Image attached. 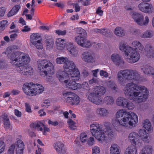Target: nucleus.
I'll return each mask as SVG.
<instances>
[{
	"mask_svg": "<svg viewBox=\"0 0 154 154\" xmlns=\"http://www.w3.org/2000/svg\"><path fill=\"white\" fill-rule=\"evenodd\" d=\"M46 46L49 48H52L54 44V42L52 38L50 36H47L45 40Z\"/></svg>",
	"mask_w": 154,
	"mask_h": 154,
	"instance_id": "2f4dec72",
	"label": "nucleus"
},
{
	"mask_svg": "<svg viewBox=\"0 0 154 154\" xmlns=\"http://www.w3.org/2000/svg\"><path fill=\"white\" fill-rule=\"evenodd\" d=\"M5 149V143L3 139L0 138V154L2 153Z\"/></svg>",
	"mask_w": 154,
	"mask_h": 154,
	"instance_id": "79ce46f5",
	"label": "nucleus"
},
{
	"mask_svg": "<svg viewBox=\"0 0 154 154\" xmlns=\"http://www.w3.org/2000/svg\"><path fill=\"white\" fill-rule=\"evenodd\" d=\"M81 87L86 90H88L89 89L88 83L86 82H83L82 84L81 85Z\"/></svg>",
	"mask_w": 154,
	"mask_h": 154,
	"instance_id": "09e8293b",
	"label": "nucleus"
},
{
	"mask_svg": "<svg viewBox=\"0 0 154 154\" xmlns=\"http://www.w3.org/2000/svg\"><path fill=\"white\" fill-rule=\"evenodd\" d=\"M145 128L149 133H151L153 131V128L152 126H143Z\"/></svg>",
	"mask_w": 154,
	"mask_h": 154,
	"instance_id": "603ef678",
	"label": "nucleus"
},
{
	"mask_svg": "<svg viewBox=\"0 0 154 154\" xmlns=\"http://www.w3.org/2000/svg\"><path fill=\"white\" fill-rule=\"evenodd\" d=\"M41 126H32L33 128H34L35 130L38 131H42L43 130V128L41 127Z\"/></svg>",
	"mask_w": 154,
	"mask_h": 154,
	"instance_id": "69168bd1",
	"label": "nucleus"
},
{
	"mask_svg": "<svg viewBox=\"0 0 154 154\" xmlns=\"http://www.w3.org/2000/svg\"><path fill=\"white\" fill-rule=\"evenodd\" d=\"M105 88L103 86H96L94 87V92L91 93L88 95V100L93 103L99 105L102 103L103 100L100 97L106 92Z\"/></svg>",
	"mask_w": 154,
	"mask_h": 154,
	"instance_id": "1a4fd4ad",
	"label": "nucleus"
},
{
	"mask_svg": "<svg viewBox=\"0 0 154 154\" xmlns=\"http://www.w3.org/2000/svg\"><path fill=\"white\" fill-rule=\"evenodd\" d=\"M28 58H29L28 62H26V58H24L21 60L18 63V65L16 66V69L19 72H20L24 75H32L33 74V69L28 64L30 62V58L28 55Z\"/></svg>",
	"mask_w": 154,
	"mask_h": 154,
	"instance_id": "9b49d317",
	"label": "nucleus"
},
{
	"mask_svg": "<svg viewBox=\"0 0 154 154\" xmlns=\"http://www.w3.org/2000/svg\"><path fill=\"white\" fill-rule=\"evenodd\" d=\"M64 146L63 143L59 141L55 143L54 144V147L57 152L64 147Z\"/></svg>",
	"mask_w": 154,
	"mask_h": 154,
	"instance_id": "72a5a7b5",
	"label": "nucleus"
},
{
	"mask_svg": "<svg viewBox=\"0 0 154 154\" xmlns=\"http://www.w3.org/2000/svg\"><path fill=\"white\" fill-rule=\"evenodd\" d=\"M124 90L127 98L138 103L145 101L149 95V91L146 87L133 83L127 84Z\"/></svg>",
	"mask_w": 154,
	"mask_h": 154,
	"instance_id": "f257e3e1",
	"label": "nucleus"
},
{
	"mask_svg": "<svg viewBox=\"0 0 154 154\" xmlns=\"http://www.w3.org/2000/svg\"><path fill=\"white\" fill-rule=\"evenodd\" d=\"M38 69L40 71V74L43 77L54 72L53 64L50 61L47 60H39L37 61Z\"/></svg>",
	"mask_w": 154,
	"mask_h": 154,
	"instance_id": "0eeeda50",
	"label": "nucleus"
},
{
	"mask_svg": "<svg viewBox=\"0 0 154 154\" xmlns=\"http://www.w3.org/2000/svg\"><path fill=\"white\" fill-rule=\"evenodd\" d=\"M26 111L28 112H31L32 110L31 108V106L28 103H25Z\"/></svg>",
	"mask_w": 154,
	"mask_h": 154,
	"instance_id": "5fc2aeb1",
	"label": "nucleus"
},
{
	"mask_svg": "<svg viewBox=\"0 0 154 154\" xmlns=\"http://www.w3.org/2000/svg\"><path fill=\"white\" fill-rule=\"evenodd\" d=\"M92 152L93 154H99L100 152L99 148L97 146H95L92 147Z\"/></svg>",
	"mask_w": 154,
	"mask_h": 154,
	"instance_id": "49530a36",
	"label": "nucleus"
},
{
	"mask_svg": "<svg viewBox=\"0 0 154 154\" xmlns=\"http://www.w3.org/2000/svg\"><path fill=\"white\" fill-rule=\"evenodd\" d=\"M114 33L116 35L119 36H122L124 35L125 34L124 30L119 27L116 28Z\"/></svg>",
	"mask_w": 154,
	"mask_h": 154,
	"instance_id": "473e14b6",
	"label": "nucleus"
},
{
	"mask_svg": "<svg viewBox=\"0 0 154 154\" xmlns=\"http://www.w3.org/2000/svg\"><path fill=\"white\" fill-rule=\"evenodd\" d=\"M80 32L78 36L75 38V41L77 43L82 47L90 48L91 44L90 41L86 38L87 33L85 30L81 28Z\"/></svg>",
	"mask_w": 154,
	"mask_h": 154,
	"instance_id": "f8f14e48",
	"label": "nucleus"
},
{
	"mask_svg": "<svg viewBox=\"0 0 154 154\" xmlns=\"http://www.w3.org/2000/svg\"><path fill=\"white\" fill-rule=\"evenodd\" d=\"M56 33L58 35H64L66 33V30H63V31L60 30H57L55 31Z\"/></svg>",
	"mask_w": 154,
	"mask_h": 154,
	"instance_id": "864d4df0",
	"label": "nucleus"
},
{
	"mask_svg": "<svg viewBox=\"0 0 154 154\" xmlns=\"http://www.w3.org/2000/svg\"><path fill=\"white\" fill-rule=\"evenodd\" d=\"M138 8L141 11L147 13H150L151 11L152 5L146 3L141 2L138 5Z\"/></svg>",
	"mask_w": 154,
	"mask_h": 154,
	"instance_id": "f3484780",
	"label": "nucleus"
},
{
	"mask_svg": "<svg viewBox=\"0 0 154 154\" xmlns=\"http://www.w3.org/2000/svg\"><path fill=\"white\" fill-rule=\"evenodd\" d=\"M73 6L75 7V11L76 12H79L80 10V7L77 3L74 4Z\"/></svg>",
	"mask_w": 154,
	"mask_h": 154,
	"instance_id": "bf43d9fd",
	"label": "nucleus"
},
{
	"mask_svg": "<svg viewBox=\"0 0 154 154\" xmlns=\"http://www.w3.org/2000/svg\"><path fill=\"white\" fill-rule=\"evenodd\" d=\"M109 149L110 154H120L121 152L120 147L116 143L112 144Z\"/></svg>",
	"mask_w": 154,
	"mask_h": 154,
	"instance_id": "4be33fe9",
	"label": "nucleus"
},
{
	"mask_svg": "<svg viewBox=\"0 0 154 154\" xmlns=\"http://www.w3.org/2000/svg\"><path fill=\"white\" fill-rule=\"evenodd\" d=\"M56 62L58 64L64 63L63 68L66 73L71 74L70 71L77 68L74 63L72 61L69 60L66 57H57L56 59Z\"/></svg>",
	"mask_w": 154,
	"mask_h": 154,
	"instance_id": "ddd939ff",
	"label": "nucleus"
},
{
	"mask_svg": "<svg viewBox=\"0 0 154 154\" xmlns=\"http://www.w3.org/2000/svg\"><path fill=\"white\" fill-rule=\"evenodd\" d=\"M117 76L119 82L121 84H123L126 80L137 81L140 78V75L137 71L129 69L120 70Z\"/></svg>",
	"mask_w": 154,
	"mask_h": 154,
	"instance_id": "423d86ee",
	"label": "nucleus"
},
{
	"mask_svg": "<svg viewBox=\"0 0 154 154\" xmlns=\"http://www.w3.org/2000/svg\"><path fill=\"white\" fill-rule=\"evenodd\" d=\"M143 124V125H151L150 122L148 119L144 121Z\"/></svg>",
	"mask_w": 154,
	"mask_h": 154,
	"instance_id": "774afa93",
	"label": "nucleus"
},
{
	"mask_svg": "<svg viewBox=\"0 0 154 154\" xmlns=\"http://www.w3.org/2000/svg\"><path fill=\"white\" fill-rule=\"evenodd\" d=\"M67 123L69 125H74L75 124V122L70 119H68Z\"/></svg>",
	"mask_w": 154,
	"mask_h": 154,
	"instance_id": "0e129e2a",
	"label": "nucleus"
},
{
	"mask_svg": "<svg viewBox=\"0 0 154 154\" xmlns=\"http://www.w3.org/2000/svg\"><path fill=\"white\" fill-rule=\"evenodd\" d=\"M151 36V34L149 32L146 31L144 32L141 36V37L143 38H150Z\"/></svg>",
	"mask_w": 154,
	"mask_h": 154,
	"instance_id": "de8ad7c7",
	"label": "nucleus"
},
{
	"mask_svg": "<svg viewBox=\"0 0 154 154\" xmlns=\"http://www.w3.org/2000/svg\"><path fill=\"white\" fill-rule=\"evenodd\" d=\"M15 148V146L14 144L11 145L8 148L7 154H14Z\"/></svg>",
	"mask_w": 154,
	"mask_h": 154,
	"instance_id": "ea45409f",
	"label": "nucleus"
},
{
	"mask_svg": "<svg viewBox=\"0 0 154 154\" xmlns=\"http://www.w3.org/2000/svg\"><path fill=\"white\" fill-rule=\"evenodd\" d=\"M15 115L18 117H20L21 116V112L17 109L14 110Z\"/></svg>",
	"mask_w": 154,
	"mask_h": 154,
	"instance_id": "680f3d73",
	"label": "nucleus"
},
{
	"mask_svg": "<svg viewBox=\"0 0 154 154\" xmlns=\"http://www.w3.org/2000/svg\"><path fill=\"white\" fill-rule=\"evenodd\" d=\"M66 44L65 40L61 38H57L56 41V47L58 50H62L65 47Z\"/></svg>",
	"mask_w": 154,
	"mask_h": 154,
	"instance_id": "5701e85b",
	"label": "nucleus"
},
{
	"mask_svg": "<svg viewBox=\"0 0 154 154\" xmlns=\"http://www.w3.org/2000/svg\"><path fill=\"white\" fill-rule=\"evenodd\" d=\"M48 123L49 125H58V123L57 121L54 122H52L50 120H48Z\"/></svg>",
	"mask_w": 154,
	"mask_h": 154,
	"instance_id": "e2e57ef3",
	"label": "nucleus"
},
{
	"mask_svg": "<svg viewBox=\"0 0 154 154\" xmlns=\"http://www.w3.org/2000/svg\"><path fill=\"white\" fill-rule=\"evenodd\" d=\"M130 14L134 21L141 26L147 24L149 22V18L147 16L145 17V20L144 21L143 16L141 14L135 12H132L130 13Z\"/></svg>",
	"mask_w": 154,
	"mask_h": 154,
	"instance_id": "2eb2a0df",
	"label": "nucleus"
},
{
	"mask_svg": "<svg viewBox=\"0 0 154 154\" xmlns=\"http://www.w3.org/2000/svg\"><path fill=\"white\" fill-rule=\"evenodd\" d=\"M63 95L66 102L72 105H77L80 102L79 97L74 93L67 92L63 93Z\"/></svg>",
	"mask_w": 154,
	"mask_h": 154,
	"instance_id": "4468645a",
	"label": "nucleus"
},
{
	"mask_svg": "<svg viewBox=\"0 0 154 154\" xmlns=\"http://www.w3.org/2000/svg\"><path fill=\"white\" fill-rule=\"evenodd\" d=\"M17 49V47L13 45L8 47L6 49L5 53L7 54L8 58L10 59V62L13 65L16 66L21 60L24 58H26L27 62H28V55L24 54L23 53L19 51H15V49Z\"/></svg>",
	"mask_w": 154,
	"mask_h": 154,
	"instance_id": "39448f33",
	"label": "nucleus"
},
{
	"mask_svg": "<svg viewBox=\"0 0 154 154\" xmlns=\"http://www.w3.org/2000/svg\"><path fill=\"white\" fill-rule=\"evenodd\" d=\"M103 103L106 104H112L114 102L113 97L111 96H107L105 97L103 99Z\"/></svg>",
	"mask_w": 154,
	"mask_h": 154,
	"instance_id": "c9c22d12",
	"label": "nucleus"
},
{
	"mask_svg": "<svg viewBox=\"0 0 154 154\" xmlns=\"http://www.w3.org/2000/svg\"><path fill=\"white\" fill-rule=\"evenodd\" d=\"M20 8V7L19 5H17L14 6L11 10L8 13L7 16L10 17L16 14Z\"/></svg>",
	"mask_w": 154,
	"mask_h": 154,
	"instance_id": "a878e982",
	"label": "nucleus"
},
{
	"mask_svg": "<svg viewBox=\"0 0 154 154\" xmlns=\"http://www.w3.org/2000/svg\"><path fill=\"white\" fill-rule=\"evenodd\" d=\"M133 48L125 44L120 43L119 45V49L124 52L125 54L127 57L126 60L129 63H134L138 61L140 56V54L145 50L143 46L139 41H134L132 43Z\"/></svg>",
	"mask_w": 154,
	"mask_h": 154,
	"instance_id": "f03ea898",
	"label": "nucleus"
},
{
	"mask_svg": "<svg viewBox=\"0 0 154 154\" xmlns=\"http://www.w3.org/2000/svg\"><path fill=\"white\" fill-rule=\"evenodd\" d=\"M139 139L140 136L135 132L130 133L128 136L129 140L134 146H136L138 143H140Z\"/></svg>",
	"mask_w": 154,
	"mask_h": 154,
	"instance_id": "a211bd4d",
	"label": "nucleus"
},
{
	"mask_svg": "<svg viewBox=\"0 0 154 154\" xmlns=\"http://www.w3.org/2000/svg\"><path fill=\"white\" fill-rule=\"evenodd\" d=\"M37 42H35V44H32L34 45L36 48L38 49H42L43 48V46L42 43V40H38Z\"/></svg>",
	"mask_w": 154,
	"mask_h": 154,
	"instance_id": "a19ab883",
	"label": "nucleus"
},
{
	"mask_svg": "<svg viewBox=\"0 0 154 154\" xmlns=\"http://www.w3.org/2000/svg\"><path fill=\"white\" fill-rule=\"evenodd\" d=\"M110 87L113 90H115L116 91H117V90L118 88L117 87V85L114 82L112 83V84L110 85Z\"/></svg>",
	"mask_w": 154,
	"mask_h": 154,
	"instance_id": "13d9d810",
	"label": "nucleus"
},
{
	"mask_svg": "<svg viewBox=\"0 0 154 154\" xmlns=\"http://www.w3.org/2000/svg\"><path fill=\"white\" fill-rule=\"evenodd\" d=\"M135 146L132 145L128 146L126 149L125 154H136L137 149Z\"/></svg>",
	"mask_w": 154,
	"mask_h": 154,
	"instance_id": "c85d7f7f",
	"label": "nucleus"
},
{
	"mask_svg": "<svg viewBox=\"0 0 154 154\" xmlns=\"http://www.w3.org/2000/svg\"><path fill=\"white\" fill-rule=\"evenodd\" d=\"M57 78L59 79V80L60 81V82H64L66 83H66L68 82V80H66V77H64L62 76L61 75H59L57 76Z\"/></svg>",
	"mask_w": 154,
	"mask_h": 154,
	"instance_id": "c03bdc74",
	"label": "nucleus"
},
{
	"mask_svg": "<svg viewBox=\"0 0 154 154\" xmlns=\"http://www.w3.org/2000/svg\"><path fill=\"white\" fill-rule=\"evenodd\" d=\"M116 116L117 118L124 116L122 119H118L115 121L116 123L120 125H133L136 124L138 120L137 116L135 113L132 112H127L123 109L118 111Z\"/></svg>",
	"mask_w": 154,
	"mask_h": 154,
	"instance_id": "20e7f679",
	"label": "nucleus"
},
{
	"mask_svg": "<svg viewBox=\"0 0 154 154\" xmlns=\"http://www.w3.org/2000/svg\"><path fill=\"white\" fill-rule=\"evenodd\" d=\"M97 112L100 115L104 116L108 114L107 110L104 108H100L97 109Z\"/></svg>",
	"mask_w": 154,
	"mask_h": 154,
	"instance_id": "4c0bfd02",
	"label": "nucleus"
},
{
	"mask_svg": "<svg viewBox=\"0 0 154 154\" xmlns=\"http://www.w3.org/2000/svg\"><path fill=\"white\" fill-rule=\"evenodd\" d=\"M87 139V135L85 133H82L80 135V140L81 141L84 143L86 141Z\"/></svg>",
	"mask_w": 154,
	"mask_h": 154,
	"instance_id": "a18cd8bd",
	"label": "nucleus"
},
{
	"mask_svg": "<svg viewBox=\"0 0 154 154\" xmlns=\"http://www.w3.org/2000/svg\"><path fill=\"white\" fill-rule=\"evenodd\" d=\"M82 58L83 61L88 63L94 61V54L89 51L84 52L82 54Z\"/></svg>",
	"mask_w": 154,
	"mask_h": 154,
	"instance_id": "dca6fc26",
	"label": "nucleus"
},
{
	"mask_svg": "<svg viewBox=\"0 0 154 154\" xmlns=\"http://www.w3.org/2000/svg\"><path fill=\"white\" fill-rule=\"evenodd\" d=\"M44 104L42 105V106L48 108L50 105L49 102L48 100H45L44 101Z\"/></svg>",
	"mask_w": 154,
	"mask_h": 154,
	"instance_id": "338daca9",
	"label": "nucleus"
},
{
	"mask_svg": "<svg viewBox=\"0 0 154 154\" xmlns=\"http://www.w3.org/2000/svg\"><path fill=\"white\" fill-rule=\"evenodd\" d=\"M14 144L16 146V154H23V151L24 149L23 142L21 140H18Z\"/></svg>",
	"mask_w": 154,
	"mask_h": 154,
	"instance_id": "aec40b11",
	"label": "nucleus"
},
{
	"mask_svg": "<svg viewBox=\"0 0 154 154\" xmlns=\"http://www.w3.org/2000/svg\"><path fill=\"white\" fill-rule=\"evenodd\" d=\"M6 10V9L4 7L0 8V16L3 17L4 15Z\"/></svg>",
	"mask_w": 154,
	"mask_h": 154,
	"instance_id": "3c124183",
	"label": "nucleus"
},
{
	"mask_svg": "<svg viewBox=\"0 0 154 154\" xmlns=\"http://www.w3.org/2000/svg\"><path fill=\"white\" fill-rule=\"evenodd\" d=\"M8 22L7 20H4L0 22V32L3 31L7 25Z\"/></svg>",
	"mask_w": 154,
	"mask_h": 154,
	"instance_id": "e433bc0d",
	"label": "nucleus"
},
{
	"mask_svg": "<svg viewBox=\"0 0 154 154\" xmlns=\"http://www.w3.org/2000/svg\"><path fill=\"white\" fill-rule=\"evenodd\" d=\"M70 72L71 74L66 73L68 76H69L71 77L66 84V87L69 89L73 90L79 89L81 88V85L76 83V82L80 79V74L78 69L77 68L70 71Z\"/></svg>",
	"mask_w": 154,
	"mask_h": 154,
	"instance_id": "6e6552de",
	"label": "nucleus"
},
{
	"mask_svg": "<svg viewBox=\"0 0 154 154\" xmlns=\"http://www.w3.org/2000/svg\"><path fill=\"white\" fill-rule=\"evenodd\" d=\"M67 49L72 55L74 56L77 55V51L75 48L74 47L72 43L70 42L68 43L67 45Z\"/></svg>",
	"mask_w": 154,
	"mask_h": 154,
	"instance_id": "b1692460",
	"label": "nucleus"
},
{
	"mask_svg": "<svg viewBox=\"0 0 154 154\" xmlns=\"http://www.w3.org/2000/svg\"><path fill=\"white\" fill-rule=\"evenodd\" d=\"M152 148L150 146H147L143 147L141 149L140 153L142 154H152Z\"/></svg>",
	"mask_w": 154,
	"mask_h": 154,
	"instance_id": "c756f323",
	"label": "nucleus"
},
{
	"mask_svg": "<svg viewBox=\"0 0 154 154\" xmlns=\"http://www.w3.org/2000/svg\"><path fill=\"white\" fill-rule=\"evenodd\" d=\"M126 106H125L124 108H127L128 109L131 110L134 107V104L131 102L128 101L127 100V102L125 104Z\"/></svg>",
	"mask_w": 154,
	"mask_h": 154,
	"instance_id": "58836bf2",
	"label": "nucleus"
},
{
	"mask_svg": "<svg viewBox=\"0 0 154 154\" xmlns=\"http://www.w3.org/2000/svg\"><path fill=\"white\" fill-rule=\"evenodd\" d=\"M2 118L4 125H11L9 117L7 114H3Z\"/></svg>",
	"mask_w": 154,
	"mask_h": 154,
	"instance_id": "f704fd0d",
	"label": "nucleus"
},
{
	"mask_svg": "<svg viewBox=\"0 0 154 154\" xmlns=\"http://www.w3.org/2000/svg\"><path fill=\"white\" fill-rule=\"evenodd\" d=\"M79 17L78 14L72 15L70 18V20H74L79 19Z\"/></svg>",
	"mask_w": 154,
	"mask_h": 154,
	"instance_id": "052dcab7",
	"label": "nucleus"
},
{
	"mask_svg": "<svg viewBox=\"0 0 154 154\" xmlns=\"http://www.w3.org/2000/svg\"><path fill=\"white\" fill-rule=\"evenodd\" d=\"M147 52L146 56L149 58H154V52L153 53V49L152 47L149 45H147L146 47Z\"/></svg>",
	"mask_w": 154,
	"mask_h": 154,
	"instance_id": "cd10ccee",
	"label": "nucleus"
},
{
	"mask_svg": "<svg viewBox=\"0 0 154 154\" xmlns=\"http://www.w3.org/2000/svg\"><path fill=\"white\" fill-rule=\"evenodd\" d=\"M127 100L124 98L120 97H119L116 100V104L117 105L125 107Z\"/></svg>",
	"mask_w": 154,
	"mask_h": 154,
	"instance_id": "7c9ffc66",
	"label": "nucleus"
},
{
	"mask_svg": "<svg viewBox=\"0 0 154 154\" xmlns=\"http://www.w3.org/2000/svg\"><path fill=\"white\" fill-rule=\"evenodd\" d=\"M41 37L38 33H34L30 36V41L32 44L37 42L38 40H41Z\"/></svg>",
	"mask_w": 154,
	"mask_h": 154,
	"instance_id": "393cba45",
	"label": "nucleus"
},
{
	"mask_svg": "<svg viewBox=\"0 0 154 154\" xmlns=\"http://www.w3.org/2000/svg\"><path fill=\"white\" fill-rule=\"evenodd\" d=\"M22 89L25 94L32 96L41 93L44 91V88L40 84L35 85L32 82L24 84Z\"/></svg>",
	"mask_w": 154,
	"mask_h": 154,
	"instance_id": "9d476101",
	"label": "nucleus"
},
{
	"mask_svg": "<svg viewBox=\"0 0 154 154\" xmlns=\"http://www.w3.org/2000/svg\"><path fill=\"white\" fill-rule=\"evenodd\" d=\"M94 138L91 137L88 139L87 143L89 145H92L94 144Z\"/></svg>",
	"mask_w": 154,
	"mask_h": 154,
	"instance_id": "6e6d98bb",
	"label": "nucleus"
},
{
	"mask_svg": "<svg viewBox=\"0 0 154 154\" xmlns=\"http://www.w3.org/2000/svg\"><path fill=\"white\" fill-rule=\"evenodd\" d=\"M128 126H116L115 129L119 131H125V128H127Z\"/></svg>",
	"mask_w": 154,
	"mask_h": 154,
	"instance_id": "37998d69",
	"label": "nucleus"
},
{
	"mask_svg": "<svg viewBox=\"0 0 154 154\" xmlns=\"http://www.w3.org/2000/svg\"><path fill=\"white\" fill-rule=\"evenodd\" d=\"M94 126L91 129L92 134L100 142L106 141L114 136L112 130L107 126Z\"/></svg>",
	"mask_w": 154,
	"mask_h": 154,
	"instance_id": "7ed1b4c3",
	"label": "nucleus"
},
{
	"mask_svg": "<svg viewBox=\"0 0 154 154\" xmlns=\"http://www.w3.org/2000/svg\"><path fill=\"white\" fill-rule=\"evenodd\" d=\"M103 11L101 10L100 7H99L96 9V13L100 16H101L103 15Z\"/></svg>",
	"mask_w": 154,
	"mask_h": 154,
	"instance_id": "8fccbe9b",
	"label": "nucleus"
},
{
	"mask_svg": "<svg viewBox=\"0 0 154 154\" xmlns=\"http://www.w3.org/2000/svg\"><path fill=\"white\" fill-rule=\"evenodd\" d=\"M111 58L112 61L116 66H119L124 63V61L121 57L118 54H113L111 55Z\"/></svg>",
	"mask_w": 154,
	"mask_h": 154,
	"instance_id": "6ab92c4d",
	"label": "nucleus"
},
{
	"mask_svg": "<svg viewBox=\"0 0 154 154\" xmlns=\"http://www.w3.org/2000/svg\"><path fill=\"white\" fill-rule=\"evenodd\" d=\"M142 70L145 74L152 75L154 73L153 68L148 65L145 66L143 68H142Z\"/></svg>",
	"mask_w": 154,
	"mask_h": 154,
	"instance_id": "bb28decb",
	"label": "nucleus"
},
{
	"mask_svg": "<svg viewBox=\"0 0 154 154\" xmlns=\"http://www.w3.org/2000/svg\"><path fill=\"white\" fill-rule=\"evenodd\" d=\"M140 137L141 138L142 140L144 142L148 143L151 140L150 135L146 133L144 129H140L139 131Z\"/></svg>",
	"mask_w": 154,
	"mask_h": 154,
	"instance_id": "412c9836",
	"label": "nucleus"
},
{
	"mask_svg": "<svg viewBox=\"0 0 154 154\" xmlns=\"http://www.w3.org/2000/svg\"><path fill=\"white\" fill-rule=\"evenodd\" d=\"M100 76H103L105 77H107L108 76V73L104 70H101L100 71Z\"/></svg>",
	"mask_w": 154,
	"mask_h": 154,
	"instance_id": "4d7b16f0",
	"label": "nucleus"
}]
</instances>
